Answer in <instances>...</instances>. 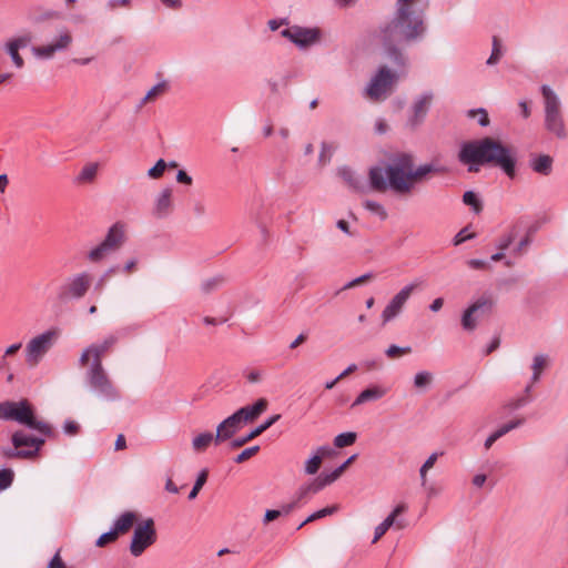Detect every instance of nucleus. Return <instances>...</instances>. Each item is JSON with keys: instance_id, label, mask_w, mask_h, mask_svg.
I'll return each instance as SVG.
<instances>
[{"instance_id": "f257e3e1", "label": "nucleus", "mask_w": 568, "mask_h": 568, "mask_svg": "<svg viewBox=\"0 0 568 568\" xmlns=\"http://www.w3.org/2000/svg\"><path fill=\"white\" fill-rule=\"evenodd\" d=\"M425 7L420 0H398L396 17L383 30L387 54L398 65H404L405 59L394 43L410 41L424 33Z\"/></svg>"}, {"instance_id": "f03ea898", "label": "nucleus", "mask_w": 568, "mask_h": 568, "mask_svg": "<svg viewBox=\"0 0 568 568\" xmlns=\"http://www.w3.org/2000/svg\"><path fill=\"white\" fill-rule=\"evenodd\" d=\"M458 159L469 165V172H478L480 165L491 163L500 168L508 178L514 179L516 175L517 159L513 150L491 138L465 142Z\"/></svg>"}, {"instance_id": "7ed1b4c3", "label": "nucleus", "mask_w": 568, "mask_h": 568, "mask_svg": "<svg viewBox=\"0 0 568 568\" xmlns=\"http://www.w3.org/2000/svg\"><path fill=\"white\" fill-rule=\"evenodd\" d=\"M440 171L438 166L432 163L415 168L414 158L409 153L395 154L386 166L389 189L399 195L410 194L417 182L432 173Z\"/></svg>"}, {"instance_id": "20e7f679", "label": "nucleus", "mask_w": 568, "mask_h": 568, "mask_svg": "<svg viewBox=\"0 0 568 568\" xmlns=\"http://www.w3.org/2000/svg\"><path fill=\"white\" fill-rule=\"evenodd\" d=\"M0 419L17 422L49 438L55 435L50 424L37 419L33 406L26 398L19 402H0Z\"/></svg>"}, {"instance_id": "39448f33", "label": "nucleus", "mask_w": 568, "mask_h": 568, "mask_svg": "<svg viewBox=\"0 0 568 568\" xmlns=\"http://www.w3.org/2000/svg\"><path fill=\"white\" fill-rule=\"evenodd\" d=\"M544 99V128L554 138L566 140L568 129L564 116L561 101L557 93L547 84L540 87Z\"/></svg>"}, {"instance_id": "423d86ee", "label": "nucleus", "mask_w": 568, "mask_h": 568, "mask_svg": "<svg viewBox=\"0 0 568 568\" xmlns=\"http://www.w3.org/2000/svg\"><path fill=\"white\" fill-rule=\"evenodd\" d=\"M87 366L84 381L89 389L104 400H119L121 393L109 377L103 365L97 362Z\"/></svg>"}, {"instance_id": "0eeeda50", "label": "nucleus", "mask_w": 568, "mask_h": 568, "mask_svg": "<svg viewBox=\"0 0 568 568\" xmlns=\"http://www.w3.org/2000/svg\"><path fill=\"white\" fill-rule=\"evenodd\" d=\"M59 337L57 329H48L32 337L26 345V363L29 367H36L45 354L54 346Z\"/></svg>"}, {"instance_id": "6e6552de", "label": "nucleus", "mask_w": 568, "mask_h": 568, "mask_svg": "<svg viewBox=\"0 0 568 568\" xmlns=\"http://www.w3.org/2000/svg\"><path fill=\"white\" fill-rule=\"evenodd\" d=\"M281 37L287 39L300 50H306L321 41L322 31L317 27L288 26L280 31Z\"/></svg>"}, {"instance_id": "1a4fd4ad", "label": "nucleus", "mask_w": 568, "mask_h": 568, "mask_svg": "<svg viewBox=\"0 0 568 568\" xmlns=\"http://www.w3.org/2000/svg\"><path fill=\"white\" fill-rule=\"evenodd\" d=\"M422 282L415 281L402 287L386 304L381 314L382 326L387 325L398 317L415 290L420 286Z\"/></svg>"}, {"instance_id": "9d476101", "label": "nucleus", "mask_w": 568, "mask_h": 568, "mask_svg": "<svg viewBox=\"0 0 568 568\" xmlns=\"http://www.w3.org/2000/svg\"><path fill=\"white\" fill-rule=\"evenodd\" d=\"M396 80V73L382 67L367 84L365 95L372 101H382L387 98Z\"/></svg>"}, {"instance_id": "9b49d317", "label": "nucleus", "mask_w": 568, "mask_h": 568, "mask_svg": "<svg viewBox=\"0 0 568 568\" xmlns=\"http://www.w3.org/2000/svg\"><path fill=\"white\" fill-rule=\"evenodd\" d=\"M155 541L156 530L154 527V521L153 519L149 518L134 528L130 544V552L134 557H140Z\"/></svg>"}, {"instance_id": "f8f14e48", "label": "nucleus", "mask_w": 568, "mask_h": 568, "mask_svg": "<svg viewBox=\"0 0 568 568\" xmlns=\"http://www.w3.org/2000/svg\"><path fill=\"white\" fill-rule=\"evenodd\" d=\"M92 277L89 273L82 272L69 278L59 287L58 297L61 301L83 297L91 286Z\"/></svg>"}, {"instance_id": "ddd939ff", "label": "nucleus", "mask_w": 568, "mask_h": 568, "mask_svg": "<svg viewBox=\"0 0 568 568\" xmlns=\"http://www.w3.org/2000/svg\"><path fill=\"white\" fill-rule=\"evenodd\" d=\"M119 336L115 334H111L106 336L103 341L93 343L88 346L81 354L79 358V363L82 367L89 365L90 357H92L91 363L102 364V357L113 348V346L118 343Z\"/></svg>"}, {"instance_id": "4468645a", "label": "nucleus", "mask_w": 568, "mask_h": 568, "mask_svg": "<svg viewBox=\"0 0 568 568\" xmlns=\"http://www.w3.org/2000/svg\"><path fill=\"white\" fill-rule=\"evenodd\" d=\"M494 301L490 297L483 296L467 307L462 316V326L465 331L471 332L477 327V321L485 313L493 308Z\"/></svg>"}, {"instance_id": "2eb2a0df", "label": "nucleus", "mask_w": 568, "mask_h": 568, "mask_svg": "<svg viewBox=\"0 0 568 568\" xmlns=\"http://www.w3.org/2000/svg\"><path fill=\"white\" fill-rule=\"evenodd\" d=\"M11 443L16 448L30 453V459L38 456L44 445V438L27 434L24 430H17L11 436Z\"/></svg>"}, {"instance_id": "dca6fc26", "label": "nucleus", "mask_w": 568, "mask_h": 568, "mask_svg": "<svg viewBox=\"0 0 568 568\" xmlns=\"http://www.w3.org/2000/svg\"><path fill=\"white\" fill-rule=\"evenodd\" d=\"M71 42V34L68 31H64L59 34L54 42L33 48V53L39 58L50 59L54 55L55 52L68 49Z\"/></svg>"}, {"instance_id": "f3484780", "label": "nucleus", "mask_w": 568, "mask_h": 568, "mask_svg": "<svg viewBox=\"0 0 568 568\" xmlns=\"http://www.w3.org/2000/svg\"><path fill=\"white\" fill-rule=\"evenodd\" d=\"M243 425L244 423L241 420L236 413L225 418L216 427L215 444H220L230 439L243 427Z\"/></svg>"}, {"instance_id": "a211bd4d", "label": "nucleus", "mask_w": 568, "mask_h": 568, "mask_svg": "<svg viewBox=\"0 0 568 568\" xmlns=\"http://www.w3.org/2000/svg\"><path fill=\"white\" fill-rule=\"evenodd\" d=\"M433 98V92L428 91L424 92L415 100L412 106L413 115L408 120V123L412 128H416L424 121L432 104Z\"/></svg>"}, {"instance_id": "6ab92c4d", "label": "nucleus", "mask_w": 568, "mask_h": 568, "mask_svg": "<svg viewBox=\"0 0 568 568\" xmlns=\"http://www.w3.org/2000/svg\"><path fill=\"white\" fill-rule=\"evenodd\" d=\"M405 510L406 506L404 504L396 506L394 510L384 519V521L381 523L375 528V534L372 542L375 544L377 540H379L386 534V531L394 525H396L398 529L404 528L405 524L402 520H396V518Z\"/></svg>"}, {"instance_id": "aec40b11", "label": "nucleus", "mask_w": 568, "mask_h": 568, "mask_svg": "<svg viewBox=\"0 0 568 568\" xmlns=\"http://www.w3.org/2000/svg\"><path fill=\"white\" fill-rule=\"evenodd\" d=\"M172 189L165 187L161 191V193L156 196L154 207H153V215L158 219L166 217L173 210V202H172Z\"/></svg>"}, {"instance_id": "412c9836", "label": "nucleus", "mask_w": 568, "mask_h": 568, "mask_svg": "<svg viewBox=\"0 0 568 568\" xmlns=\"http://www.w3.org/2000/svg\"><path fill=\"white\" fill-rule=\"evenodd\" d=\"M281 418V415L280 414H276V415H273L271 417H268L264 423H262L261 425H258L256 428H254L253 430H251L247 435L243 436V437H239V438H235L231 442V447L232 448H239V447H242L244 446L246 443H248L250 440L256 438L257 436H260L262 433H264L265 430H267L272 425H274L278 419Z\"/></svg>"}, {"instance_id": "4be33fe9", "label": "nucleus", "mask_w": 568, "mask_h": 568, "mask_svg": "<svg viewBox=\"0 0 568 568\" xmlns=\"http://www.w3.org/2000/svg\"><path fill=\"white\" fill-rule=\"evenodd\" d=\"M369 189L374 192L384 193L389 189L386 169L373 166L368 171Z\"/></svg>"}, {"instance_id": "5701e85b", "label": "nucleus", "mask_w": 568, "mask_h": 568, "mask_svg": "<svg viewBox=\"0 0 568 568\" xmlns=\"http://www.w3.org/2000/svg\"><path fill=\"white\" fill-rule=\"evenodd\" d=\"M267 400L265 398H260L253 405H246L241 407L235 413L239 415L241 420L245 424L248 422L255 420L262 413H264L267 408Z\"/></svg>"}, {"instance_id": "b1692460", "label": "nucleus", "mask_w": 568, "mask_h": 568, "mask_svg": "<svg viewBox=\"0 0 568 568\" xmlns=\"http://www.w3.org/2000/svg\"><path fill=\"white\" fill-rule=\"evenodd\" d=\"M125 239V225L121 222L114 223L108 231L104 242L112 252L118 250Z\"/></svg>"}, {"instance_id": "393cba45", "label": "nucleus", "mask_w": 568, "mask_h": 568, "mask_svg": "<svg viewBox=\"0 0 568 568\" xmlns=\"http://www.w3.org/2000/svg\"><path fill=\"white\" fill-rule=\"evenodd\" d=\"M554 159L548 154L531 155L529 168L537 174L548 176L552 172Z\"/></svg>"}, {"instance_id": "a878e982", "label": "nucleus", "mask_w": 568, "mask_h": 568, "mask_svg": "<svg viewBox=\"0 0 568 568\" xmlns=\"http://www.w3.org/2000/svg\"><path fill=\"white\" fill-rule=\"evenodd\" d=\"M338 175L347 183V185L355 192L367 193L368 187L365 181L357 176L349 168L344 166L338 170Z\"/></svg>"}, {"instance_id": "bb28decb", "label": "nucleus", "mask_w": 568, "mask_h": 568, "mask_svg": "<svg viewBox=\"0 0 568 568\" xmlns=\"http://www.w3.org/2000/svg\"><path fill=\"white\" fill-rule=\"evenodd\" d=\"M386 394H387V388L379 386V385H373L358 394V396L353 402L352 407L363 405L367 402L378 400L382 397H384Z\"/></svg>"}, {"instance_id": "cd10ccee", "label": "nucleus", "mask_w": 568, "mask_h": 568, "mask_svg": "<svg viewBox=\"0 0 568 568\" xmlns=\"http://www.w3.org/2000/svg\"><path fill=\"white\" fill-rule=\"evenodd\" d=\"M523 221L518 220L517 222H515L514 224H511L508 230L498 237L497 242H496V247L497 250L499 251H506L507 248L510 247V245L513 244V242L516 240V237L518 236L520 230L523 229Z\"/></svg>"}, {"instance_id": "c85d7f7f", "label": "nucleus", "mask_w": 568, "mask_h": 568, "mask_svg": "<svg viewBox=\"0 0 568 568\" xmlns=\"http://www.w3.org/2000/svg\"><path fill=\"white\" fill-rule=\"evenodd\" d=\"M136 520V516L132 511H125L120 517L116 518L113 525V529L118 534H124L130 530Z\"/></svg>"}, {"instance_id": "c756f323", "label": "nucleus", "mask_w": 568, "mask_h": 568, "mask_svg": "<svg viewBox=\"0 0 568 568\" xmlns=\"http://www.w3.org/2000/svg\"><path fill=\"white\" fill-rule=\"evenodd\" d=\"M215 443V435L210 433V432H205V433H201L199 435H196L193 439H192V448L194 452L196 453H202L204 452L212 443Z\"/></svg>"}, {"instance_id": "7c9ffc66", "label": "nucleus", "mask_w": 568, "mask_h": 568, "mask_svg": "<svg viewBox=\"0 0 568 568\" xmlns=\"http://www.w3.org/2000/svg\"><path fill=\"white\" fill-rule=\"evenodd\" d=\"M98 163H89L82 168L79 175L77 176L78 183H91L98 173Z\"/></svg>"}, {"instance_id": "2f4dec72", "label": "nucleus", "mask_w": 568, "mask_h": 568, "mask_svg": "<svg viewBox=\"0 0 568 568\" xmlns=\"http://www.w3.org/2000/svg\"><path fill=\"white\" fill-rule=\"evenodd\" d=\"M547 364H548V357L546 355L538 354L534 357L532 365H531V369H532L531 379L534 383L539 381L540 375H541L542 371L546 368Z\"/></svg>"}, {"instance_id": "473e14b6", "label": "nucleus", "mask_w": 568, "mask_h": 568, "mask_svg": "<svg viewBox=\"0 0 568 568\" xmlns=\"http://www.w3.org/2000/svg\"><path fill=\"white\" fill-rule=\"evenodd\" d=\"M433 374L428 371H420L414 376V386L418 389H425L433 382Z\"/></svg>"}, {"instance_id": "72a5a7b5", "label": "nucleus", "mask_w": 568, "mask_h": 568, "mask_svg": "<svg viewBox=\"0 0 568 568\" xmlns=\"http://www.w3.org/2000/svg\"><path fill=\"white\" fill-rule=\"evenodd\" d=\"M168 90V83L165 81H162L158 84H155L153 88H151L148 93L145 94V97L143 98V100L141 101V104L140 105H143L145 104L146 102L149 101H152L154 99H156L158 97L162 95L163 93H165V91Z\"/></svg>"}, {"instance_id": "f704fd0d", "label": "nucleus", "mask_w": 568, "mask_h": 568, "mask_svg": "<svg viewBox=\"0 0 568 568\" xmlns=\"http://www.w3.org/2000/svg\"><path fill=\"white\" fill-rule=\"evenodd\" d=\"M501 55H503V50H501L500 40L497 37H494L493 43H491V53H490V57L487 59L486 64L487 65L497 64L499 62Z\"/></svg>"}, {"instance_id": "c9c22d12", "label": "nucleus", "mask_w": 568, "mask_h": 568, "mask_svg": "<svg viewBox=\"0 0 568 568\" xmlns=\"http://www.w3.org/2000/svg\"><path fill=\"white\" fill-rule=\"evenodd\" d=\"M1 455L8 459H14V458L30 459L29 452H24L22 449L16 448V446H13V445H12V447H3L1 449Z\"/></svg>"}, {"instance_id": "e433bc0d", "label": "nucleus", "mask_w": 568, "mask_h": 568, "mask_svg": "<svg viewBox=\"0 0 568 568\" xmlns=\"http://www.w3.org/2000/svg\"><path fill=\"white\" fill-rule=\"evenodd\" d=\"M337 510L336 506H329L325 507L321 510H317L313 514H311L300 526L298 529H301L304 525L315 521L317 519L324 518L326 516L333 515Z\"/></svg>"}, {"instance_id": "4c0bfd02", "label": "nucleus", "mask_w": 568, "mask_h": 568, "mask_svg": "<svg viewBox=\"0 0 568 568\" xmlns=\"http://www.w3.org/2000/svg\"><path fill=\"white\" fill-rule=\"evenodd\" d=\"M363 206L372 214L377 215L381 220H385L387 217V212L385 207L376 201L366 200L364 201Z\"/></svg>"}, {"instance_id": "58836bf2", "label": "nucleus", "mask_w": 568, "mask_h": 568, "mask_svg": "<svg viewBox=\"0 0 568 568\" xmlns=\"http://www.w3.org/2000/svg\"><path fill=\"white\" fill-rule=\"evenodd\" d=\"M111 252L112 251L105 246L104 242H101L97 247L89 252L88 257L91 262H100Z\"/></svg>"}, {"instance_id": "ea45409f", "label": "nucleus", "mask_w": 568, "mask_h": 568, "mask_svg": "<svg viewBox=\"0 0 568 568\" xmlns=\"http://www.w3.org/2000/svg\"><path fill=\"white\" fill-rule=\"evenodd\" d=\"M355 440H356L355 433H353V432L342 433V434H338L334 438V445L337 448H343V447L353 445L355 443Z\"/></svg>"}, {"instance_id": "a19ab883", "label": "nucleus", "mask_w": 568, "mask_h": 568, "mask_svg": "<svg viewBox=\"0 0 568 568\" xmlns=\"http://www.w3.org/2000/svg\"><path fill=\"white\" fill-rule=\"evenodd\" d=\"M14 480V471L11 468L0 469V491L11 487Z\"/></svg>"}, {"instance_id": "79ce46f5", "label": "nucleus", "mask_w": 568, "mask_h": 568, "mask_svg": "<svg viewBox=\"0 0 568 568\" xmlns=\"http://www.w3.org/2000/svg\"><path fill=\"white\" fill-rule=\"evenodd\" d=\"M206 479H207V470L206 469H203L195 483H194V486L193 488L191 489L190 494H189V499L192 500V499H195L196 496L199 495L200 490L202 489V487L204 486V484L206 483Z\"/></svg>"}, {"instance_id": "37998d69", "label": "nucleus", "mask_w": 568, "mask_h": 568, "mask_svg": "<svg viewBox=\"0 0 568 568\" xmlns=\"http://www.w3.org/2000/svg\"><path fill=\"white\" fill-rule=\"evenodd\" d=\"M524 419L523 418H519V419H515V420H510L509 423L500 426L498 429H496L494 432V434L497 436V438H501L503 436H505L506 434H508L510 430L513 429H516L518 428L519 426H521L524 424Z\"/></svg>"}, {"instance_id": "c03bdc74", "label": "nucleus", "mask_w": 568, "mask_h": 568, "mask_svg": "<svg viewBox=\"0 0 568 568\" xmlns=\"http://www.w3.org/2000/svg\"><path fill=\"white\" fill-rule=\"evenodd\" d=\"M524 419L523 418H519V419H515V420H510L509 423L500 426L498 429H496L494 432V434L497 436V438H501L503 436H505L506 434H508L510 430L513 429H516L518 428L519 426H521L524 424Z\"/></svg>"}, {"instance_id": "a18cd8bd", "label": "nucleus", "mask_w": 568, "mask_h": 568, "mask_svg": "<svg viewBox=\"0 0 568 568\" xmlns=\"http://www.w3.org/2000/svg\"><path fill=\"white\" fill-rule=\"evenodd\" d=\"M531 234H532V230L530 229L527 234L517 243V245L513 248V254L516 255V256H520L523 255L527 247L530 245L531 243Z\"/></svg>"}, {"instance_id": "49530a36", "label": "nucleus", "mask_w": 568, "mask_h": 568, "mask_svg": "<svg viewBox=\"0 0 568 568\" xmlns=\"http://www.w3.org/2000/svg\"><path fill=\"white\" fill-rule=\"evenodd\" d=\"M463 202L466 205L471 206L476 213H479L481 211V203L473 191H467L464 193Z\"/></svg>"}, {"instance_id": "de8ad7c7", "label": "nucleus", "mask_w": 568, "mask_h": 568, "mask_svg": "<svg viewBox=\"0 0 568 568\" xmlns=\"http://www.w3.org/2000/svg\"><path fill=\"white\" fill-rule=\"evenodd\" d=\"M6 50L9 53V55L12 59V62L17 68H22L24 64V61L22 57L19 54V50L17 49L16 44H11L9 41L6 43Z\"/></svg>"}, {"instance_id": "09e8293b", "label": "nucleus", "mask_w": 568, "mask_h": 568, "mask_svg": "<svg viewBox=\"0 0 568 568\" xmlns=\"http://www.w3.org/2000/svg\"><path fill=\"white\" fill-rule=\"evenodd\" d=\"M118 272H120V266L119 265H114V266H111L110 268H108L99 278V281L97 282L95 284V288L99 290V291H102L104 285L106 284V282L110 280V277L114 274H116Z\"/></svg>"}, {"instance_id": "8fccbe9b", "label": "nucleus", "mask_w": 568, "mask_h": 568, "mask_svg": "<svg viewBox=\"0 0 568 568\" xmlns=\"http://www.w3.org/2000/svg\"><path fill=\"white\" fill-rule=\"evenodd\" d=\"M321 465H322V462L320 459V456L313 455L311 458H308L305 462L304 471L307 475H314L318 471Z\"/></svg>"}, {"instance_id": "3c124183", "label": "nucleus", "mask_w": 568, "mask_h": 568, "mask_svg": "<svg viewBox=\"0 0 568 568\" xmlns=\"http://www.w3.org/2000/svg\"><path fill=\"white\" fill-rule=\"evenodd\" d=\"M166 169V162L163 160V159H160L155 164L154 166H152L149 171H148V175L151 178V179H159L163 175L164 171Z\"/></svg>"}, {"instance_id": "603ef678", "label": "nucleus", "mask_w": 568, "mask_h": 568, "mask_svg": "<svg viewBox=\"0 0 568 568\" xmlns=\"http://www.w3.org/2000/svg\"><path fill=\"white\" fill-rule=\"evenodd\" d=\"M343 473V467L338 466L331 473H322L320 477L322 478L324 485L327 486L334 483L336 479H338Z\"/></svg>"}, {"instance_id": "864d4df0", "label": "nucleus", "mask_w": 568, "mask_h": 568, "mask_svg": "<svg viewBox=\"0 0 568 568\" xmlns=\"http://www.w3.org/2000/svg\"><path fill=\"white\" fill-rule=\"evenodd\" d=\"M131 6H132V0H108L105 2V9L109 12H113L119 8L129 9V8H131Z\"/></svg>"}, {"instance_id": "5fc2aeb1", "label": "nucleus", "mask_w": 568, "mask_h": 568, "mask_svg": "<svg viewBox=\"0 0 568 568\" xmlns=\"http://www.w3.org/2000/svg\"><path fill=\"white\" fill-rule=\"evenodd\" d=\"M412 352V348L409 346L407 347H399L397 345H390L386 351L385 354L389 358L398 357L405 354H409Z\"/></svg>"}, {"instance_id": "6e6d98bb", "label": "nucleus", "mask_w": 568, "mask_h": 568, "mask_svg": "<svg viewBox=\"0 0 568 568\" xmlns=\"http://www.w3.org/2000/svg\"><path fill=\"white\" fill-rule=\"evenodd\" d=\"M119 534L112 528L110 531L102 534L95 545L98 547H104L106 544L114 541L118 538Z\"/></svg>"}, {"instance_id": "4d7b16f0", "label": "nucleus", "mask_w": 568, "mask_h": 568, "mask_svg": "<svg viewBox=\"0 0 568 568\" xmlns=\"http://www.w3.org/2000/svg\"><path fill=\"white\" fill-rule=\"evenodd\" d=\"M258 450H260V446H252V447L245 448L242 453H240L235 457L234 460L237 464L244 463L245 460H247L251 457H253Z\"/></svg>"}, {"instance_id": "13d9d810", "label": "nucleus", "mask_w": 568, "mask_h": 568, "mask_svg": "<svg viewBox=\"0 0 568 568\" xmlns=\"http://www.w3.org/2000/svg\"><path fill=\"white\" fill-rule=\"evenodd\" d=\"M223 282H224V278L222 276H215V277L209 278L202 284V290L204 292L209 293V292L215 290L216 287H219L220 285H222Z\"/></svg>"}, {"instance_id": "bf43d9fd", "label": "nucleus", "mask_w": 568, "mask_h": 568, "mask_svg": "<svg viewBox=\"0 0 568 568\" xmlns=\"http://www.w3.org/2000/svg\"><path fill=\"white\" fill-rule=\"evenodd\" d=\"M469 115H470V116H476V115H478V123H479V125H481V126H486V125H488V123H489L488 113H487V112H486V110H484V109H479V110H471V111H469Z\"/></svg>"}, {"instance_id": "052dcab7", "label": "nucleus", "mask_w": 568, "mask_h": 568, "mask_svg": "<svg viewBox=\"0 0 568 568\" xmlns=\"http://www.w3.org/2000/svg\"><path fill=\"white\" fill-rule=\"evenodd\" d=\"M474 236H475V234L474 233H467V229L465 227V229L460 230L455 235V237L453 240V243H454V245L457 246V245H460L462 243H464L465 241L473 239Z\"/></svg>"}, {"instance_id": "680f3d73", "label": "nucleus", "mask_w": 568, "mask_h": 568, "mask_svg": "<svg viewBox=\"0 0 568 568\" xmlns=\"http://www.w3.org/2000/svg\"><path fill=\"white\" fill-rule=\"evenodd\" d=\"M305 486H306V489L310 491V494H316L325 487V485L320 476L317 478L313 479L311 483L306 484Z\"/></svg>"}, {"instance_id": "e2e57ef3", "label": "nucleus", "mask_w": 568, "mask_h": 568, "mask_svg": "<svg viewBox=\"0 0 568 568\" xmlns=\"http://www.w3.org/2000/svg\"><path fill=\"white\" fill-rule=\"evenodd\" d=\"M335 454V450L328 446V445H323V446H320L316 448L315 450V456H320V459L321 462L326 458V457H331Z\"/></svg>"}, {"instance_id": "0e129e2a", "label": "nucleus", "mask_w": 568, "mask_h": 568, "mask_svg": "<svg viewBox=\"0 0 568 568\" xmlns=\"http://www.w3.org/2000/svg\"><path fill=\"white\" fill-rule=\"evenodd\" d=\"M30 41L31 37L29 34H24L9 40L11 44H16L18 50L26 48L30 43Z\"/></svg>"}, {"instance_id": "69168bd1", "label": "nucleus", "mask_w": 568, "mask_h": 568, "mask_svg": "<svg viewBox=\"0 0 568 568\" xmlns=\"http://www.w3.org/2000/svg\"><path fill=\"white\" fill-rule=\"evenodd\" d=\"M467 265L473 270L489 268V264L486 261L479 260V258H471V260L467 261Z\"/></svg>"}, {"instance_id": "338daca9", "label": "nucleus", "mask_w": 568, "mask_h": 568, "mask_svg": "<svg viewBox=\"0 0 568 568\" xmlns=\"http://www.w3.org/2000/svg\"><path fill=\"white\" fill-rule=\"evenodd\" d=\"M267 26H268L270 30L276 31L283 26H285L287 28L290 26V22L285 18L284 19H272L267 22Z\"/></svg>"}, {"instance_id": "774afa93", "label": "nucleus", "mask_w": 568, "mask_h": 568, "mask_svg": "<svg viewBox=\"0 0 568 568\" xmlns=\"http://www.w3.org/2000/svg\"><path fill=\"white\" fill-rule=\"evenodd\" d=\"M63 430L65 434L73 436L79 432V425L73 420H65L63 425Z\"/></svg>"}]
</instances>
